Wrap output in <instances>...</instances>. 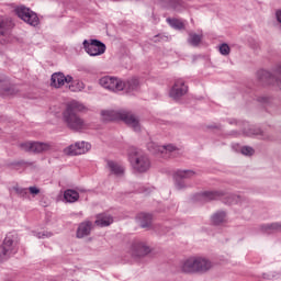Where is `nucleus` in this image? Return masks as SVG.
I'll list each match as a JSON object with an SVG mask.
<instances>
[{
  "instance_id": "1a4fd4ad",
  "label": "nucleus",
  "mask_w": 281,
  "mask_h": 281,
  "mask_svg": "<svg viewBox=\"0 0 281 281\" xmlns=\"http://www.w3.org/2000/svg\"><path fill=\"white\" fill-rule=\"evenodd\" d=\"M277 74L281 78V65L278 67ZM257 78L259 82H261V85H277V87L281 89V79H279V77L271 75V72L267 70H259L257 72Z\"/></svg>"
},
{
  "instance_id": "f257e3e1",
  "label": "nucleus",
  "mask_w": 281,
  "mask_h": 281,
  "mask_svg": "<svg viewBox=\"0 0 281 281\" xmlns=\"http://www.w3.org/2000/svg\"><path fill=\"white\" fill-rule=\"evenodd\" d=\"M85 110V105L80 102L72 101L67 104L66 110L63 113L65 124L70 128V131H86L89 128V124L78 115L80 111Z\"/></svg>"
},
{
  "instance_id": "aec40b11",
  "label": "nucleus",
  "mask_w": 281,
  "mask_h": 281,
  "mask_svg": "<svg viewBox=\"0 0 281 281\" xmlns=\"http://www.w3.org/2000/svg\"><path fill=\"white\" fill-rule=\"evenodd\" d=\"M106 166L112 175H115L116 177H122L124 175V167L122 164L113 160H108Z\"/></svg>"
},
{
  "instance_id": "bb28decb",
  "label": "nucleus",
  "mask_w": 281,
  "mask_h": 281,
  "mask_svg": "<svg viewBox=\"0 0 281 281\" xmlns=\"http://www.w3.org/2000/svg\"><path fill=\"white\" fill-rule=\"evenodd\" d=\"M201 41H203V35H199L196 33L189 34L188 43H190L192 47H199Z\"/></svg>"
},
{
  "instance_id": "cd10ccee",
  "label": "nucleus",
  "mask_w": 281,
  "mask_h": 281,
  "mask_svg": "<svg viewBox=\"0 0 281 281\" xmlns=\"http://www.w3.org/2000/svg\"><path fill=\"white\" fill-rule=\"evenodd\" d=\"M167 23L173 27V30H186V24L179 19L168 18Z\"/></svg>"
},
{
  "instance_id": "9d476101",
  "label": "nucleus",
  "mask_w": 281,
  "mask_h": 281,
  "mask_svg": "<svg viewBox=\"0 0 281 281\" xmlns=\"http://www.w3.org/2000/svg\"><path fill=\"white\" fill-rule=\"evenodd\" d=\"M91 150V144L87 142H78L74 145L68 146L64 149L65 155H85V153H89Z\"/></svg>"
},
{
  "instance_id": "4be33fe9",
  "label": "nucleus",
  "mask_w": 281,
  "mask_h": 281,
  "mask_svg": "<svg viewBox=\"0 0 281 281\" xmlns=\"http://www.w3.org/2000/svg\"><path fill=\"white\" fill-rule=\"evenodd\" d=\"M123 91L131 93L132 91H137V89H139V79L133 77L127 81H123Z\"/></svg>"
},
{
  "instance_id": "f3484780",
  "label": "nucleus",
  "mask_w": 281,
  "mask_h": 281,
  "mask_svg": "<svg viewBox=\"0 0 281 281\" xmlns=\"http://www.w3.org/2000/svg\"><path fill=\"white\" fill-rule=\"evenodd\" d=\"M0 95L7 98L8 95H16V89L13 86H10L8 80L4 77L0 76Z\"/></svg>"
},
{
  "instance_id": "7ed1b4c3",
  "label": "nucleus",
  "mask_w": 281,
  "mask_h": 281,
  "mask_svg": "<svg viewBox=\"0 0 281 281\" xmlns=\"http://www.w3.org/2000/svg\"><path fill=\"white\" fill-rule=\"evenodd\" d=\"M180 269L182 273H205L212 269V261L205 258L191 257L181 263Z\"/></svg>"
},
{
  "instance_id": "412c9836",
  "label": "nucleus",
  "mask_w": 281,
  "mask_h": 281,
  "mask_svg": "<svg viewBox=\"0 0 281 281\" xmlns=\"http://www.w3.org/2000/svg\"><path fill=\"white\" fill-rule=\"evenodd\" d=\"M221 196H225L223 191H205L200 194L202 201H216L221 199Z\"/></svg>"
},
{
  "instance_id": "473e14b6",
  "label": "nucleus",
  "mask_w": 281,
  "mask_h": 281,
  "mask_svg": "<svg viewBox=\"0 0 281 281\" xmlns=\"http://www.w3.org/2000/svg\"><path fill=\"white\" fill-rule=\"evenodd\" d=\"M224 203H228V205H234V203H240V196L231 194L226 198Z\"/></svg>"
},
{
  "instance_id": "5701e85b",
  "label": "nucleus",
  "mask_w": 281,
  "mask_h": 281,
  "mask_svg": "<svg viewBox=\"0 0 281 281\" xmlns=\"http://www.w3.org/2000/svg\"><path fill=\"white\" fill-rule=\"evenodd\" d=\"M64 199L67 203H76L80 199V193L74 189H67L64 192Z\"/></svg>"
},
{
  "instance_id": "2eb2a0df",
  "label": "nucleus",
  "mask_w": 281,
  "mask_h": 281,
  "mask_svg": "<svg viewBox=\"0 0 281 281\" xmlns=\"http://www.w3.org/2000/svg\"><path fill=\"white\" fill-rule=\"evenodd\" d=\"M150 251V247L146 246V244L142 241H135L132 244V256L134 258H142L144 256H148Z\"/></svg>"
},
{
  "instance_id": "7c9ffc66",
  "label": "nucleus",
  "mask_w": 281,
  "mask_h": 281,
  "mask_svg": "<svg viewBox=\"0 0 281 281\" xmlns=\"http://www.w3.org/2000/svg\"><path fill=\"white\" fill-rule=\"evenodd\" d=\"M19 146L21 150H24L25 153H34L33 142H24L21 143Z\"/></svg>"
},
{
  "instance_id": "e433bc0d",
  "label": "nucleus",
  "mask_w": 281,
  "mask_h": 281,
  "mask_svg": "<svg viewBox=\"0 0 281 281\" xmlns=\"http://www.w3.org/2000/svg\"><path fill=\"white\" fill-rule=\"evenodd\" d=\"M27 190L31 194H41V189L36 187H30Z\"/></svg>"
},
{
  "instance_id": "393cba45",
  "label": "nucleus",
  "mask_w": 281,
  "mask_h": 281,
  "mask_svg": "<svg viewBox=\"0 0 281 281\" xmlns=\"http://www.w3.org/2000/svg\"><path fill=\"white\" fill-rule=\"evenodd\" d=\"M47 150H52V144L33 142V153H47Z\"/></svg>"
},
{
  "instance_id": "39448f33",
  "label": "nucleus",
  "mask_w": 281,
  "mask_h": 281,
  "mask_svg": "<svg viewBox=\"0 0 281 281\" xmlns=\"http://www.w3.org/2000/svg\"><path fill=\"white\" fill-rule=\"evenodd\" d=\"M130 162L136 172H148L150 170V158L146 154L134 151L130 155Z\"/></svg>"
},
{
  "instance_id": "6e6552de",
  "label": "nucleus",
  "mask_w": 281,
  "mask_h": 281,
  "mask_svg": "<svg viewBox=\"0 0 281 281\" xmlns=\"http://www.w3.org/2000/svg\"><path fill=\"white\" fill-rule=\"evenodd\" d=\"M99 85L109 91H124V81L120 78L105 76L99 80Z\"/></svg>"
},
{
  "instance_id": "dca6fc26",
  "label": "nucleus",
  "mask_w": 281,
  "mask_h": 281,
  "mask_svg": "<svg viewBox=\"0 0 281 281\" xmlns=\"http://www.w3.org/2000/svg\"><path fill=\"white\" fill-rule=\"evenodd\" d=\"M93 229V222L86 221L79 224L76 233L77 238H86V236H90Z\"/></svg>"
},
{
  "instance_id": "a211bd4d",
  "label": "nucleus",
  "mask_w": 281,
  "mask_h": 281,
  "mask_svg": "<svg viewBox=\"0 0 281 281\" xmlns=\"http://www.w3.org/2000/svg\"><path fill=\"white\" fill-rule=\"evenodd\" d=\"M11 31L8 22L0 19V45H5L10 41Z\"/></svg>"
},
{
  "instance_id": "a878e982",
  "label": "nucleus",
  "mask_w": 281,
  "mask_h": 281,
  "mask_svg": "<svg viewBox=\"0 0 281 281\" xmlns=\"http://www.w3.org/2000/svg\"><path fill=\"white\" fill-rule=\"evenodd\" d=\"M261 229L266 234H273V232H281V224L272 223V224L263 225L261 226Z\"/></svg>"
},
{
  "instance_id": "423d86ee",
  "label": "nucleus",
  "mask_w": 281,
  "mask_h": 281,
  "mask_svg": "<svg viewBox=\"0 0 281 281\" xmlns=\"http://www.w3.org/2000/svg\"><path fill=\"white\" fill-rule=\"evenodd\" d=\"M15 14L19 16V19L24 21V23L33 25V27H36V25L40 23L38 15L32 11V9L26 8L25 5L16 7Z\"/></svg>"
},
{
  "instance_id": "f704fd0d",
  "label": "nucleus",
  "mask_w": 281,
  "mask_h": 281,
  "mask_svg": "<svg viewBox=\"0 0 281 281\" xmlns=\"http://www.w3.org/2000/svg\"><path fill=\"white\" fill-rule=\"evenodd\" d=\"M241 155L251 156L254 155V148L249 146L241 147Z\"/></svg>"
},
{
  "instance_id": "0eeeda50",
  "label": "nucleus",
  "mask_w": 281,
  "mask_h": 281,
  "mask_svg": "<svg viewBox=\"0 0 281 281\" xmlns=\"http://www.w3.org/2000/svg\"><path fill=\"white\" fill-rule=\"evenodd\" d=\"M82 45L89 56H102L106 52V45L99 40H85Z\"/></svg>"
},
{
  "instance_id": "20e7f679",
  "label": "nucleus",
  "mask_w": 281,
  "mask_h": 281,
  "mask_svg": "<svg viewBox=\"0 0 281 281\" xmlns=\"http://www.w3.org/2000/svg\"><path fill=\"white\" fill-rule=\"evenodd\" d=\"M19 252V240L15 234H7L2 245L0 246V262H5Z\"/></svg>"
},
{
  "instance_id": "2f4dec72",
  "label": "nucleus",
  "mask_w": 281,
  "mask_h": 281,
  "mask_svg": "<svg viewBox=\"0 0 281 281\" xmlns=\"http://www.w3.org/2000/svg\"><path fill=\"white\" fill-rule=\"evenodd\" d=\"M69 89L74 92L82 91V89H85V83H82L81 81H72L69 86Z\"/></svg>"
},
{
  "instance_id": "c756f323",
  "label": "nucleus",
  "mask_w": 281,
  "mask_h": 281,
  "mask_svg": "<svg viewBox=\"0 0 281 281\" xmlns=\"http://www.w3.org/2000/svg\"><path fill=\"white\" fill-rule=\"evenodd\" d=\"M225 216H227V214L223 211H220V212L215 213L212 216L213 225H221V223H225Z\"/></svg>"
},
{
  "instance_id": "c85d7f7f",
  "label": "nucleus",
  "mask_w": 281,
  "mask_h": 281,
  "mask_svg": "<svg viewBox=\"0 0 281 281\" xmlns=\"http://www.w3.org/2000/svg\"><path fill=\"white\" fill-rule=\"evenodd\" d=\"M168 5L172 10H176V12H181V10H183V8H186V4L181 0H168Z\"/></svg>"
},
{
  "instance_id": "b1692460",
  "label": "nucleus",
  "mask_w": 281,
  "mask_h": 281,
  "mask_svg": "<svg viewBox=\"0 0 281 281\" xmlns=\"http://www.w3.org/2000/svg\"><path fill=\"white\" fill-rule=\"evenodd\" d=\"M137 220L139 221L140 227L146 229V227H150V223H153V215L148 213H139L137 215Z\"/></svg>"
},
{
  "instance_id": "ddd939ff",
  "label": "nucleus",
  "mask_w": 281,
  "mask_h": 281,
  "mask_svg": "<svg viewBox=\"0 0 281 281\" xmlns=\"http://www.w3.org/2000/svg\"><path fill=\"white\" fill-rule=\"evenodd\" d=\"M72 80L74 77L71 76H65L63 72H54L50 77V85L55 87V89H60V87H64L65 82L69 85Z\"/></svg>"
},
{
  "instance_id": "4468645a",
  "label": "nucleus",
  "mask_w": 281,
  "mask_h": 281,
  "mask_svg": "<svg viewBox=\"0 0 281 281\" xmlns=\"http://www.w3.org/2000/svg\"><path fill=\"white\" fill-rule=\"evenodd\" d=\"M196 172L192 170H178L176 172V188L178 190H183L186 188V183H183V179H192V177H195Z\"/></svg>"
},
{
  "instance_id": "6ab92c4d",
  "label": "nucleus",
  "mask_w": 281,
  "mask_h": 281,
  "mask_svg": "<svg viewBox=\"0 0 281 281\" xmlns=\"http://www.w3.org/2000/svg\"><path fill=\"white\" fill-rule=\"evenodd\" d=\"M94 225L98 227H109V225H113V217L109 213H100L97 215Z\"/></svg>"
},
{
  "instance_id": "f8f14e48",
  "label": "nucleus",
  "mask_w": 281,
  "mask_h": 281,
  "mask_svg": "<svg viewBox=\"0 0 281 281\" xmlns=\"http://www.w3.org/2000/svg\"><path fill=\"white\" fill-rule=\"evenodd\" d=\"M186 93H188V86H186V81H183V79H177L169 92L170 98L173 100H180L186 95Z\"/></svg>"
},
{
  "instance_id": "c9c22d12",
  "label": "nucleus",
  "mask_w": 281,
  "mask_h": 281,
  "mask_svg": "<svg viewBox=\"0 0 281 281\" xmlns=\"http://www.w3.org/2000/svg\"><path fill=\"white\" fill-rule=\"evenodd\" d=\"M14 190L20 196H27V189L16 187Z\"/></svg>"
},
{
  "instance_id": "4c0bfd02",
  "label": "nucleus",
  "mask_w": 281,
  "mask_h": 281,
  "mask_svg": "<svg viewBox=\"0 0 281 281\" xmlns=\"http://www.w3.org/2000/svg\"><path fill=\"white\" fill-rule=\"evenodd\" d=\"M49 236H52V233H38L37 234V238H49Z\"/></svg>"
},
{
  "instance_id": "f03ea898",
  "label": "nucleus",
  "mask_w": 281,
  "mask_h": 281,
  "mask_svg": "<svg viewBox=\"0 0 281 281\" xmlns=\"http://www.w3.org/2000/svg\"><path fill=\"white\" fill-rule=\"evenodd\" d=\"M101 115L105 122H115L117 120H122V122L126 123L127 126H131L133 131L139 133L142 131V125L139 124V117L135 115L133 112L121 110V111H102Z\"/></svg>"
},
{
  "instance_id": "72a5a7b5",
  "label": "nucleus",
  "mask_w": 281,
  "mask_h": 281,
  "mask_svg": "<svg viewBox=\"0 0 281 281\" xmlns=\"http://www.w3.org/2000/svg\"><path fill=\"white\" fill-rule=\"evenodd\" d=\"M231 52L232 48H229V45L224 43L220 46V54H222V56H229Z\"/></svg>"
},
{
  "instance_id": "9b49d317",
  "label": "nucleus",
  "mask_w": 281,
  "mask_h": 281,
  "mask_svg": "<svg viewBox=\"0 0 281 281\" xmlns=\"http://www.w3.org/2000/svg\"><path fill=\"white\" fill-rule=\"evenodd\" d=\"M148 150H150V153H155V154L160 153V155L164 157V159H168L169 157H172V153H175V150H177V147H175L173 145L159 146L155 143H149Z\"/></svg>"
}]
</instances>
